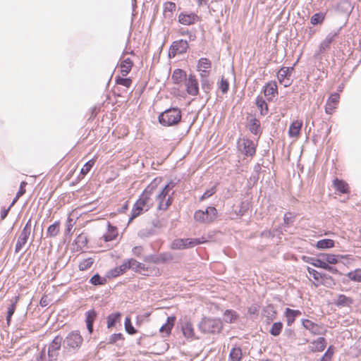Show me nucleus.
I'll use <instances>...</instances> for the list:
<instances>
[{
    "instance_id": "obj_1",
    "label": "nucleus",
    "mask_w": 361,
    "mask_h": 361,
    "mask_svg": "<svg viewBox=\"0 0 361 361\" xmlns=\"http://www.w3.org/2000/svg\"><path fill=\"white\" fill-rule=\"evenodd\" d=\"M161 181V178H154L145 189L133 207L128 223L131 222L144 212L148 211L153 206L154 201L152 197L156 192L157 186L160 184Z\"/></svg>"
},
{
    "instance_id": "obj_2",
    "label": "nucleus",
    "mask_w": 361,
    "mask_h": 361,
    "mask_svg": "<svg viewBox=\"0 0 361 361\" xmlns=\"http://www.w3.org/2000/svg\"><path fill=\"white\" fill-rule=\"evenodd\" d=\"M175 183L171 181L164 187L157 186L156 192L154 193L155 200L157 202V209L166 211L172 204L173 197L169 195V192L175 187Z\"/></svg>"
},
{
    "instance_id": "obj_3",
    "label": "nucleus",
    "mask_w": 361,
    "mask_h": 361,
    "mask_svg": "<svg viewBox=\"0 0 361 361\" xmlns=\"http://www.w3.org/2000/svg\"><path fill=\"white\" fill-rule=\"evenodd\" d=\"M181 117V111L178 108H170L159 116V121L164 126H173L180 121Z\"/></svg>"
},
{
    "instance_id": "obj_4",
    "label": "nucleus",
    "mask_w": 361,
    "mask_h": 361,
    "mask_svg": "<svg viewBox=\"0 0 361 361\" xmlns=\"http://www.w3.org/2000/svg\"><path fill=\"white\" fill-rule=\"evenodd\" d=\"M83 342V338L78 331H72L63 338V348L68 351H74L79 348Z\"/></svg>"
},
{
    "instance_id": "obj_5",
    "label": "nucleus",
    "mask_w": 361,
    "mask_h": 361,
    "mask_svg": "<svg viewBox=\"0 0 361 361\" xmlns=\"http://www.w3.org/2000/svg\"><path fill=\"white\" fill-rule=\"evenodd\" d=\"M222 327V322L219 319L204 318L199 324L200 330L207 334L219 333Z\"/></svg>"
},
{
    "instance_id": "obj_6",
    "label": "nucleus",
    "mask_w": 361,
    "mask_h": 361,
    "mask_svg": "<svg viewBox=\"0 0 361 361\" xmlns=\"http://www.w3.org/2000/svg\"><path fill=\"white\" fill-rule=\"evenodd\" d=\"M216 209L214 207H208L205 211H196L194 214V219L200 224H209L216 219Z\"/></svg>"
},
{
    "instance_id": "obj_7",
    "label": "nucleus",
    "mask_w": 361,
    "mask_h": 361,
    "mask_svg": "<svg viewBox=\"0 0 361 361\" xmlns=\"http://www.w3.org/2000/svg\"><path fill=\"white\" fill-rule=\"evenodd\" d=\"M204 242H206V240H202L200 238H178L172 242L171 247L176 250L188 249Z\"/></svg>"
},
{
    "instance_id": "obj_8",
    "label": "nucleus",
    "mask_w": 361,
    "mask_h": 361,
    "mask_svg": "<svg viewBox=\"0 0 361 361\" xmlns=\"http://www.w3.org/2000/svg\"><path fill=\"white\" fill-rule=\"evenodd\" d=\"M32 229V224H31V219H30L26 223L25 227L22 230L18 239L17 240V243L16 244V248L15 252H19L20 250L22 249V247L25 245L27 243L29 236L31 233Z\"/></svg>"
},
{
    "instance_id": "obj_9",
    "label": "nucleus",
    "mask_w": 361,
    "mask_h": 361,
    "mask_svg": "<svg viewBox=\"0 0 361 361\" xmlns=\"http://www.w3.org/2000/svg\"><path fill=\"white\" fill-rule=\"evenodd\" d=\"M63 345V338L56 336L51 342L48 347L47 353L49 360H56L59 355V352Z\"/></svg>"
},
{
    "instance_id": "obj_10",
    "label": "nucleus",
    "mask_w": 361,
    "mask_h": 361,
    "mask_svg": "<svg viewBox=\"0 0 361 361\" xmlns=\"http://www.w3.org/2000/svg\"><path fill=\"white\" fill-rule=\"evenodd\" d=\"M188 48V44L186 40L180 39L178 41L173 42L170 47L169 51V58H173L177 54H182L186 52Z\"/></svg>"
},
{
    "instance_id": "obj_11",
    "label": "nucleus",
    "mask_w": 361,
    "mask_h": 361,
    "mask_svg": "<svg viewBox=\"0 0 361 361\" xmlns=\"http://www.w3.org/2000/svg\"><path fill=\"white\" fill-rule=\"evenodd\" d=\"M239 149L245 156L252 157L256 152L255 145L253 141L249 139H240L238 142Z\"/></svg>"
},
{
    "instance_id": "obj_12",
    "label": "nucleus",
    "mask_w": 361,
    "mask_h": 361,
    "mask_svg": "<svg viewBox=\"0 0 361 361\" xmlns=\"http://www.w3.org/2000/svg\"><path fill=\"white\" fill-rule=\"evenodd\" d=\"M341 27L337 30L330 32L325 37V39L320 43L319 46V53H324L330 48L331 44L339 35Z\"/></svg>"
},
{
    "instance_id": "obj_13",
    "label": "nucleus",
    "mask_w": 361,
    "mask_h": 361,
    "mask_svg": "<svg viewBox=\"0 0 361 361\" xmlns=\"http://www.w3.org/2000/svg\"><path fill=\"white\" fill-rule=\"evenodd\" d=\"M185 87L187 92L192 95L196 96L199 93L198 82L195 75H190L185 80Z\"/></svg>"
},
{
    "instance_id": "obj_14",
    "label": "nucleus",
    "mask_w": 361,
    "mask_h": 361,
    "mask_svg": "<svg viewBox=\"0 0 361 361\" xmlns=\"http://www.w3.org/2000/svg\"><path fill=\"white\" fill-rule=\"evenodd\" d=\"M302 324L305 329L310 331V332L313 335L323 334L322 326L318 324L314 323L311 320L302 319Z\"/></svg>"
},
{
    "instance_id": "obj_15",
    "label": "nucleus",
    "mask_w": 361,
    "mask_h": 361,
    "mask_svg": "<svg viewBox=\"0 0 361 361\" xmlns=\"http://www.w3.org/2000/svg\"><path fill=\"white\" fill-rule=\"evenodd\" d=\"M200 18L194 13H181L178 16L180 23L185 25H190L199 21Z\"/></svg>"
},
{
    "instance_id": "obj_16",
    "label": "nucleus",
    "mask_w": 361,
    "mask_h": 361,
    "mask_svg": "<svg viewBox=\"0 0 361 361\" xmlns=\"http://www.w3.org/2000/svg\"><path fill=\"white\" fill-rule=\"evenodd\" d=\"M339 101V94L337 93L331 94L327 100L325 106V111L328 114H332L334 109L336 108Z\"/></svg>"
},
{
    "instance_id": "obj_17",
    "label": "nucleus",
    "mask_w": 361,
    "mask_h": 361,
    "mask_svg": "<svg viewBox=\"0 0 361 361\" xmlns=\"http://www.w3.org/2000/svg\"><path fill=\"white\" fill-rule=\"evenodd\" d=\"M301 314L300 310L286 308L284 314L286 318L287 325L291 326L295 322V318L301 315Z\"/></svg>"
},
{
    "instance_id": "obj_18",
    "label": "nucleus",
    "mask_w": 361,
    "mask_h": 361,
    "mask_svg": "<svg viewBox=\"0 0 361 361\" xmlns=\"http://www.w3.org/2000/svg\"><path fill=\"white\" fill-rule=\"evenodd\" d=\"M97 316V314L94 310H89L85 313V322L90 334L93 331V324Z\"/></svg>"
},
{
    "instance_id": "obj_19",
    "label": "nucleus",
    "mask_w": 361,
    "mask_h": 361,
    "mask_svg": "<svg viewBox=\"0 0 361 361\" xmlns=\"http://www.w3.org/2000/svg\"><path fill=\"white\" fill-rule=\"evenodd\" d=\"M319 257H322L324 261L328 264H336L338 262L339 259L347 258V255H335L332 254L322 253L319 255Z\"/></svg>"
},
{
    "instance_id": "obj_20",
    "label": "nucleus",
    "mask_w": 361,
    "mask_h": 361,
    "mask_svg": "<svg viewBox=\"0 0 361 361\" xmlns=\"http://www.w3.org/2000/svg\"><path fill=\"white\" fill-rule=\"evenodd\" d=\"M107 232L102 237L105 242H109L114 240L118 235L116 227L112 226L109 222L107 224Z\"/></svg>"
},
{
    "instance_id": "obj_21",
    "label": "nucleus",
    "mask_w": 361,
    "mask_h": 361,
    "mask_svg": "<svg viewBox=\"0 0 361 361\" xmlns=\"http://www.w3.org/2000/svg\"><path fill=\"white\" fill-rule=\"evenodd\" d=\"M312 347L311 351L312 352H322L326 345V339L324 337H319L312 342Z\"/></svg>"
},
{
    "instance_id": "obj_22",
    "label": "nucleus",
    "mask_w": 361,
    "mask_h": 361,
    "mask_svg": "<svg viewBox=\"0 0 361 361\" xmlns=\"http://www.w3.org/2000/svg\"><path fill=\"white\" fill-rule=\"evenodd\" d=\"M175 321V317H167L166 322L160 327L159 331L169 336L171 334V331L174 325Z\"/></svg>"
},
{
    "instance_id": "obj_23",
    "label": "nucleus",
    "mask_w": 361,
    "mask_h": 361,
    "mask_svg": "<svg viewBox=\"0 0 361 361\" xmlns=\"http://www.w3.org/2000/svg\"><path fill=\"white\" fill-rule=\"evenodd\" d=\"M277 92V85L275 82H269L264 87V96L269 101L272 100L274 94Z\"/></svg>"
},
{
    "instance_id": "obj_24",
    "label": "nucleus",
    "mask_w": 361,
    "mask_h": 361,
    "mask_svg": "<svg viewBox=\"0 0 361 361\" xmlns=\"http://www.w3.org/2000/svg\"><path fill=\"white\" fill-rule=\"evenodd\" d=\"M302 126V122L301 121H294L292 122L289 127L288 134L290 137H297L299 135L301 128Z\"/></svg>"
},
{
    "instance_id": "obj_25",
    "label": "nucleus",
    "mask_w": 361,
    "mask_h": 361,
    "mask_svg": "<svg viewBox=\"0 0 361 361\" xmlns=\"http://www.w3.org/2000/svg\"><path fill=\"white\" fill-rule=\"evenodd\" d=\"M181 328L184 336L188 338H195L194 329L192 324L189 321H185Z\"/></svg>"
},
{
    "instance_id": "obj_26",
    "label": "nucleus",
    "mask_w": 361,
    "mask_h": 361,
    "mask_svg": "<svg viewBox=\"0 0 361 361\" xmlns=\"http://www.w3.org/2000/svg\"><path fill=\"white\" fill-rule=\"evenodd\" d=\"M172 80L175 84H180L183 80L187 79V75L185 71L181 69L174 70L172 74Z\"/></svg>"
},
{
    "instance_id": "obj_27",
    "label": "nucleus",
    "mask_w": 361,
    "mask_h": 361,
    "mask_svg": "<svg viewBox=\"0 0 361 361\" xmlns=\"http://www.w3.org/2000/svg\"><path fill=\"white\" fill-rule=\"evenodd\" d=\"M248 127H249L250 131L255 135H260L262 133V130L260 128V122L257 118H252L250 121Z\"/></svg>"
},
{
    "instance_id": "obj_28",
    "label": "nucleus",
    "mask_w": 361,
    "mask_h": 361,
    "mask_svg": "<svg viewBox=\"0 0 361 361\" xmlns=\"http://www.w3.org/2000/svg\"><path fill=\"white\" fill-rule=\"evenodd\" d=\"M334 188L341 193L349 192L348 185L343 180L336 178L333 181Z\"/></svg>"
},
{
    "instance_id": "obj_29",
    "label": "nucleus",
    "mask_w": 361,
    "mask_h": 361,
    "mask_svg": "<svg viewBox=\"0 0 361 361\" xmlns=\"http://www.w3.org/2000/svg\"><path fill=\"white\" fill-rule=\"evenodd\" d=\"M133 61L130 59H124L121 63V72L123 76H126L130 71L133 66Z\"/></svg>"
},
{
    "instance_id": "obj_30",
    "label": "nucleus",
    "mask_w": 361,
    "mask_h": 361,
    "mask_svg": "<svg viewBox=\"0 0 361 361\" xmlns=\"http://www.w3.org/2000/svg\"><path fill=\"white\" fill-rule=\"evenodd\" d=\"M256 105L262 115H266L268 113V105L262 97L258 96L256 98Z\"/></svg>"
},
{
    "instance_id": "obj_31",
    "label": "nucleus",
    "mask_w": 361,
    "mask_h": 361,
    "mask_svg": "<svg viewBox=\"0 0 361 361\" xmlns=\"http://www.w3.org/2000/svg\"><path fill=\"white\" fill-rule=\"evenodd\" d=\"M316 247L321 250L331 248L334 247V241L331 239H322L317 242Z\"/></svg>"
},
{
    "instance_id": "obj_32",
    "label": "nucleus",
    "mask_w": 361,
    "mask_h": 361,
    "mask_svg": "<svg viewBox=\"0 0 361 361\" xmlns=\"http://www.w3.org/2000/svg\"><path fill=\"white\" fill-rule=\"evenodd\" d=\"M319 284H322L325 286L331 287L335 285V281L331 276L324 273L322 274V279H320L319 283H314L316 286H318Z\"/></svg>"
},
{
    "instance_id": "obj_33",
    "label": "nucleus",
    "mask_w": 361,
    "mask_h": 361,
    "mask_svg": "<svg viewBox=\"0 0 361 361\" xmlns=\"http://www.w3.org/2000/svg\"><path fill=\"white\" fill-rule=\"evenodd\" d=\"M242 356V350L240 348H233L229 353L231 361H240Z\"/></svg>"
},
{
    "instance_id": "obj_34",
    "label": "nucleus",
    "mask_w": 361,
    "mask_h": 361,
    "mask_svg": "<svg viewBox=\"0 0 361 361\" xmlns=\"http://www.w3.org/2000/svg\"><path fill=\"white\" fill-rule=\"evenodd\" d=\"M59 221H55L53 224L50 225L47 228V236L56 237L59 233Z\"/></svg>"
},
{
    "instance_id": "obj_35",
    "label": "nucleus",
    "mask_w": 361,
    "mask_h": 361,
    "mask_svg": "<svg viewBox=\"0 0 361 361\" xmlns=\"http://www.w3.org/2000/svg\"><path fill=\"white\" fill-rule=\"evenodd\" d=\"M121 314L120 312H114L107 317V328L113 327L116 323L120 320Z\"/></svg>"
},
{
    "instance_id": "obj_36",
    "label": "nucleus",
    "mask_w": 361,
    "mask_h": 361,
    "mask_svg": "<svg viewBox=\"0 0 361 361\" xmlns=\"http://www.w3.org/2000/svg\"><path fill=\"white\" fill-rule=\"evenodd\" d=\"M130 264V269L136 272H141L145 271V265L135 260V259H129Z\"/></svg>"
},
{
    "instance_id": "obj_37",
    "label": "nucleus",
    "mask_w": 361,
    "mask_h": 361,
    "mask_svg": "<svg viewBox=\"0 0 361 361\" xmlns=\"http://www.w3.org/2000/svg\"><path fill=\"white\" fill-rule=\"evenodd\" d=\"M237 314L233 310H226L224 315V319L227 323H233L237 319Z\"/></svg>"
},
{
    "instance_id": "obj_38",
    "label": "nucleus",
    "mask_w": 361,
    "mask_h": 361,
    "mask_svg": "<svg viewBox=\"0 0 361 361\" xmlns=\"http://www.w3.org/2000/svg\"><path fill=\"white\" fill-rule=\"evenodd\" d=\"M325 18V14L324 13H317L314 14L310 19V23L313 25L322 24Z\"/></svg>"
},
{
    "instance_id": "obj_39",
    "label": "nucleus",
    "mask_w": 361,
    "mask_h": 361,
    "mask_svg": "<svg viewBox=\"0 0 361 361\" xmlns=\"http://www.w3.org/2000/svg\"><path fill=\"white\" fill-rule=\"evenodd\" d=\"M211 61L206 58H201L197 63V71L208 70L211 68Z\"/></svg>"
},
{
    "instance_id": "obj_40",
    "label": "nucleus",
    "mask_w": 361,
    "mask_h": 361,
    "mask_svg": "<svg viewBox=\"0 0 361 361\" xmlns=\"http://www.w3.org/2000/svg\"><path fill=\"white\" fill-rule=\"evenodd\" d=\"M90 282L94 286L104 285L106 283V279L96 274L90 279Z\"/></svg>"
},
{
    "instance_id": "obj_41",
    "label": "nucleus",
    "mask_w": 361,
    "mask_h": 361,
    "mask_svg": "<svg viewBox=\"0 0 361 361\" xmlns=\"http://www.w3.org/2000/svg\"><path fill=\"white\" fill-rule=\"evenodd\" d=\"M283 328V324L281 322H275L272 324L270 329V334L274 336H279Z\"/></svg>"
},
{
    "instance_id": "obj_42",
    "label": "nucleus",
    "mask_w": 361,
    "mask_h": 361,
    "mask_svg": "<svg viewBox=\"0 0 361 361\" xmlns=\"http://www.w3.org/2000/svg\"><path fill=\"white\" fill-rule=\"evenodd\" d=\"M307 262L312 264L314 267L319 268H323L326 263V262L324 261L323 258L319 257V258H308V260Z\"/></svg>"
},
{
    "instance_id": "obj_43",
    "label": "nucleus",
    "mask_w": 361,
    "mask_h": 361,
    "mask_svg": "<svg viewBox=\"0 0 361 361\" xmlns=\"http://www.w3.org/2000/svg\"><path fill=\"white\" fill-rule=\"evenodd\" d=\"M347 276L352 281L360 282L361 281V269H357L355 271H350L347 274Z\"/></svg>"
},
{
    "instance_id": "obj_44",
    "label": "nucleus",
    "mask_w": 361,
    "mask_h": 361,
    "mask_svg": "<svg viewBox=\"0 0 361 361\" xmlns=\"http://www.w3.org/2000/svg\"><path fill=\"white\" fill-rule=\"evenodd\" d=\"M93 262H94V261H93L92 258L85 259L80 262V264L78 265L79 269L80 271H85V270L90 268L92 267V265L93 264Z\"/></svg>"
},
{
    "instance_id": "obj_45",
    "label": "nucleus",
    "mask_w": 361,
    "mask_h": 361,
    "mask_svg": "<svg viewBox=\"0 0 361 361\" xmlns=\"http://www.w3.org/2000/svg\"><path fill=\"white\" fill-rule=\"evenodd\" d=\"M124 325H125L126 331L128 334H129L130 335H133L137 332L136 329L132 325L130 317H127L126 318Z\"/></svg>"
},
{
    "instance_id": "obj_46",
    "label": "nucleus",
    "mask_w": 361,
    "mask_h": 361,
    "mask_svg": "<svg viewBox=\"0 0 361 361\" xmlns=\"http://www.w3.org/2000/svg\"><path fill=\"white\" fill-rule=\"evenodd\" d=\"M94 163H95L94 159H92L89 160L87 162H86L85 164V165L83 166V167L81 169L80 173L83 175H86L91 170V169L94 166Z\"/></svg>"
},
{
    "instance_id": "obj_47",
    "label": "nucleus",
    "mask_w": 361,
    "mask_h": 361,
    "mask_svg": "<svg viewBox=\"0 0 361 361\" xmlns=\"http://www.w3.org/2000/svg\"><path fill=\"white\" fill-rule=\"evenodd\" d=\"M350 303H351V300L349 298L346 297L344 295H338L336 300V304L338 305L345 306L349 305Z\"/></svg>"
},
{
    "instance_id": "obj_48",
    "label": "nucleus",
    "mask_w": 361,
    "mask_h": 361,
    "mask_svg": "<svg viewBox=\"0 0 361 361\" xmlns=\"http://www.w3.org/2000/svg\"><path fill=\"white\" fill-rule=\"evenodd\" d=\"M307 271H308V273L310 274V275L312 276L313 277V279L319 283L320 279H322L323 273H320V272L317 271V270H315L312 268H310V267L307 268Z\"/></svg>"
},
{
    "instance_id": "obj_49",
    "label": "nucleus",
    "mask_w": 361,
    "mask_h": 361,
    "mask_svg": "<svg viewBox=\"0 0 361 361\" xmlns=\"http://www.w3.org/2000/svg\"><path fill=\"white\" fill-rule=\"evenodd\" d=\"M176 4L172 1H167L164 5V12L166 15L167 12L172 13L176 10Z\"/></svg>"
},
{
    "instance_id": "obj_50",
    "label": "nucleus",
    "mask_w": 361,
    "mask_h": 361,
    "mask_svg": "<svg viewBox=\"0 0 361 361\" xmlns=\"http://www.w3.org/2000/svg\"><path fill=\"white\" fill-rule=\"evenodd\" d=\"M116 82L118 85H123L126 87H129L132 83V80L126 78H117Z\"/></svg>"
},
{
    "instance_id": "obj_51",
    "label": "nucleus",
    "mask_w": 361,
    "mask_h": 361,
    "mask_svg": "<svg viewBox=\"0 0 361 361\" xmlns=\"http://www.w3.org/2000/svg\"><path fill=\"white\" fill-rule=\"evenodd\" d=\"M228 87L229 84L227 80L222 78L219 85V90L222 92V93L226 94L228 92Z\"/></svg>"
},
{
    "instance_id": "obj_52",
    "label": "nucleus",
    "mask_w": 361,
    "mask_h": 361,
    "mask_svg": "<svg viewBox=\"0 0 361 361\" xmlns=\"http://www.w3.org/2000/svg\"><path fill=\"white\" fill-rule=\"evenodd\" d=\"M288 71L289 70L288 68H282L279 71L277 77L281 82H282V81H284L285 78L287 77Z\"/></svg>"
},
{
    "instance_id": "obj_53",
    "label": "nucleus",
    "mask_w": 361,
    "mask_h": 361,
    "mask_svg": "<svg viewBox=\"0 0 361 361\" xmlns=\"http://www.w3.org/2000/svg\"><path fill=\"white\" fill-rule=\"evenodd\" d=\"M216 192V185L212 186L209 189L207 190L200 197V200H204L209 198Z\"/></svg>"
},
{
    "instance_id": "obj_54",
    "label": "nucleus",
    "mask_w": 361,
    "mask_h": 361,
    "mask_svg": "<svg viewBox=\"0 0 361 361\" xmlns=\"http://www.w3.org/2000/svg\"><path fill=\"white\" fill-rule=\"evenodd\" d=\"M123 339L124 338L122 334H114L109 337V343L113 344L116 343L118 341H122Z\"/></svg>"
},
{
    "instance_id": "obj_55",
    "label": "nucleus",
    "mask_w": 361,
    "mask_h": 361,
    "mask_svg": "<svg viewBox=\"0 0 361 361\" xmlns=\"http://www.w3.org/2000/svg\"><path fill=\"white\" fill-rule=\"evenodd\" d=\"M18 299V298L16 297L15 300L9 305V306L8 307V309H7L6 314L13 316V314H14V312L16 311V303H17Z\"/></svg>"
},
{
    "instance_id": "obj_56",
    "label": "nucleus",
    "mask_w": 361,
    "mask_h": 361,
    "mask_svg": "<svg viewBox=\"0 0 361 361\" xmlns=\"http://www.w3.org/2000/svg\"><path fill=\"white\" fill-rule=\"evenodd\" d=\"M37 361H53L49 360L48 357V353L46 350V348H44L40 352L39 355L37 357Z\"/></svg>"
},
{
    "instance_id": "obj_57",
    "label": "nucleus",
    "mask_w": 361,
    "mask_h": 361,
    "mask_svg": "<svg viewBox=\"0 0 361 361\" xmlns=\"http://www.w3.org/2000/svg\"><path fill=\"white\" fill-rule=\"evenodd\" d=\"M123 274L121 271L119 269V267H117L111 270H110L108 274H107V276L108 277H111V278H115V277H117L120 275Z\"/></svg>"
},
{
    "instance_id": "obj_58",
    "label": "nucleus",
    "mask_w": 361,
    "mask_h": 361,
    "mask_svg": "<svg viewBox=\"0 0 361 361\" xmlns=\"http://www.w3.org/2000/svg\"><path fill=\"white\" fill-rule=\"evenodd\" d=\"M143 260L145 262H152V263H158L159 262V258L154 255H147L143 258Z\"/></svg>"
},
{
    "instance_id": "obj_59",
    "label": "nucleus",
    "mask_w": 361,
    "mask_h": 361,
    "mask_svg": "<svg viewBox=\"0 0 361 361\" xmlns=\"http://www.w3.org/2000/svg\"><path fill=\"white\" fill-rule=\"evenodd\" d=\"M201 85H202V90L205 92H208L211 89V84L207 78H203L201 80Z\"/></svg>"
},
{
    "instance_id": "obj_60",
    "label": "nucleus",
    "mask_w": 361,
    "mask_h": 361,
    "mask_svg": "<svg viewBox=\"0 0 361 361\" xmlns=\"http://www.w3.org/2000/svg\"><path fill=\"white\" fill-rule=\"evenodd\" d=\"M119 269L121 271L122 274L126 271V270L130 269V259L125 260L121 265L119 267Z\"/></svg>"
},
{
    "instance_id": "obj_61",
    "label": "nucleus",
    "mask_w": 361,
    "mask_h": 361,
    "mask_svg": "<svg viewBox=\"0 0 361 361\" xmlns=\"http://www.w3.org/2000/svg\"><path fill=\"white\" fill-rule=\"evenodd\" d=\"M142 247L135 246L132 249L133 254L136 257H140L142 252Z\"/></svg>"
},
{
    "instance_id": "obj_62",
    "label": "nucleus",
    "mask_w": 361,
    "mask_h": 361,
    "mask_svg": "<svg viewBox=\"0 0 361 361\" xmlns=\"http://www.w3.org/2000/svg\"><path fill=\"white\" fill-rule=\"evenodd\" d=\"M324 269H326L329 271H330L332 274H337L338 272V269L334 267L330 266L326 262L325 263L324 266L323 267Z\"/></svg>"
},
{
    "instance_id": "obj_63",
    "label": "nucleus",
    "mask_w": 361,
    "mask_h": 361,
    "mask_svg": "<svg viewBox=\"0 0 361 361\" xmlns=\"http://www.w3.org/2000/svg\"><path fill=\"white\" fill-rule=\"evenodd\" d=\"M334 347L333 345H330L328 349L326 350V351L325 352L324 355H326V357H330L331 358H332L334 354Z\"/></svg>"
},
{
    "instance_id": "obj_64",
    "label": "nucleus",
    "mask_w": 361,
    "mask_h": 361,
    "mask_svg": "<svg viewBox=\"0 0 361 361\" xmlns=\"http://www.w3.org/2000/svg\"><path fill=\"white\" fill-rule=\"evenodd\" d=\"M10 209H11V208L9 207L6 209V208L2 209L1 212V219H4L6 217Z\"/></svg>"
}]
</instances>
